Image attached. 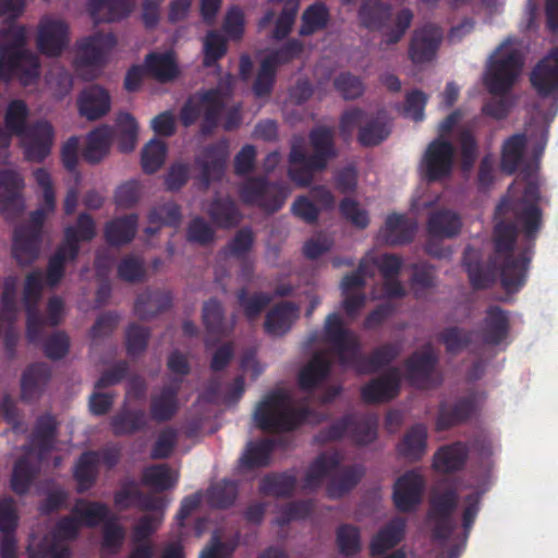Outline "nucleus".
I'll list each match as a JSON object with an SVG mask.
<instances>
[{"instance_id": "nucleus-1", "label": "nucleus", "mask_w": 558, "mask_h": 558, "mask_svg": "<svg viewBox=\"0 0 558 558\" xmlns=\"http://www.w3.org/2000/svg\"><path fill=\"white\" fill-rule=\"evenodd\" d=\"M539 185L529 181L522 197L512 206L517 222L500 220L494 227V255L487 267L471 246L463 252L462 264L473 289L489 288L499 277L508 294L519 292L527 280L535 241L543 226Z\"/></svg>"}, {"instance_id": "nucleus-2", "label": "nucleus", "mask_w": 558, "mask_h": 558, "mask_svg": "<svg viewBox=\"0 0 558 558\" xmlns=\"http://www.w3.org/2000/svg\"><path fill=\"white\" fill-rule=\"evenodd\" d=\"M33 175L43 192V206L33 210L26 221L17 225L12 235V257L22 267L31 266L38 259L47 216L57 207L56 191L49 171L38 168Z\"/></svg>"}, {"instance_id": "nucleus-3", "label": "nucleus", "mask_w": 558, "mask_h": 558, "mask_svg": "<svg viewBox=\"0 0 558 558\" xmlns=\"http://www.w3.org/2000/svg\"><path fill=\"white\" fill-rule=\"evenodd\" d=\"M29 109L24 100H12L4 113V126L11 134L23 141L25 159L43 162L50 154L53 143V128L47 121L28 124Z\"/></svg>"}, {"instance_id": "nucleus-4", "label": "nucleus", "mask_w": 558, "mask_h": 558, "mask_svg": "<svg viewBox=\"0 0 558 558\" xmlns=\"http://www.w3.org/2000/svg\"><path fill=\"white\" fill-rule=\"evenodd\" d=\"M256 426L263 432H292L307 421L319 423L323 418L311 408H294L284 390L267 393L254 411Z\"/></svg>"}, {"instance_id": "nucleus-5", "label": "nucleus", "mask_w": 558, "mask_h": 558, "mask_svg": "<svg viewBox=\"0 0 558 558\" xmlns=\"http://www.w3.org/2000/svg\"><path fill=\"white\" fill-rule=\"evenodd\" d=\"M339 452L322 453L310 464L304 487L311 490L320 487L329 478L326 492L329 498L339 499L350 493L362 480L364 469L361 465H342Z\"/></svg>"}, {"instance_id": "nucleus-6", "label": "nucleus", "mask_w": 558, "mask_h": 558, "mask_svg": "<svg viewBox=\"0 0 558 558\" xmlns=\"http://www.w3.org/2000/svg\"><path fill=\"white\" fill-rule=\"evenodd\" d=\"M26 36V27L23 25L10 26L0 34V77L4 81L21 74L38 75L39 62L25 48Z\"/></svg>"}, {"instance_id": "nucleus-7", "label": "nucleus", "mask_w": 558, "mask_h": 558, "mask_svg": "<svg viewBox=\"0 0 558 558\" xmlns=\"http://www.w3.org/2000/svg\"><path fill=\"white\" fill-rule=\"evenodd\" d=\"M359 128L357 142L363 147H374L386 141L392 130V121L386 110L368 113L360 108L345 110L339 122L341 136L347 140Z\"/></svg>"}, {"instance_id": "nucleus-8", "label": "nucleus", "mask_w": 558, "mask_h": 558, "mask_svg": "<svg viewBox=\"0 0 558 558\" xmlns=\"http://www.w3.org/2000/svg\"><path fill=\"white\" fill-rule=\"evenodd\" d=\"M225 109L226 97L220 88L204 89L187 97L180 110L179 120L184 128H190L203 113L199 130L207 136L218 128Z\"/></svg>"}, {"instance_id": "nucleus-9", "label": "nucleus", "mask_w": 558, "mask_h": 558, "mask_svg": "<svg viewBox=\"0 0 558 558\" xmlns=\"http://www.w3.org/2000/svg\"><path fill=\"white\" fill-rule=\"evenodd\" d=\"M524 64L521 52L514 48H498L484 74V85L490 95L508 94L515 85Z\"/></svg>"}, {"instance_id": "nucleus-10", "label": "nucleus", "mask_w": 558, "mask_h": 558, "mask_svg": "<svg viewBox=\"0 0 558 558\" xmlns=\"http://www.w3.org/2000/svg\"><path fill=\"white\" fill-rule=\"evenodd\" d=\"M239 194L244 204L274 214L282 208L289 191L283 184L269 182L265 177H252L241 185Z\"/></svg>"}, {"instance_id": "nucleus-11", "label": "nucleus", "mask_w": 558, "mask_h": 558, "mask_svg": "<svg viewBox=\"0 0 558 558\" xmlns=\"http://www.w3.org/2000/svg\"><path fill=\"white\" fill-rule=\"evenodd\" d=\"M530 82L541 98L550 99L548 114L554 119L558 113V46L536 63L531 71Z\"/></svg>"}, {"instance_id": "nucleus-12", "label": "nucleus", "mask_w": 558, "mask_h": 558, "mask_svg": "<svg viewBox=\"0 0 558 558\" xmlns=\"http://www.w3.org/2000/svg\"><path fill=\"white\" fill-rule=\"evenodd\" d=\"M439 359L428 344L421 352H414L404 362L407 379L420 390H429L442 384V375L437 371Z\"/></svg>"}, {"instance_id": "nucleus-13", "label": "nucleus", "mask_w": 558, "mask_h": 558, "mask_svg": "<svg viewBox=\"0 0 558 558\" xmlns=\"http://www.w3.org/2000/svg\"><path fill=\"white\" fill-rule=\"evenodd\" d=\"M459 501V494L454 487L442 492H435L429 499L428 518L434 521L433 538L446 542L450 538L456 529L452 519Z\"/></svg>"}, {"instance_id": "nucleus-14", "label": "nucleus", "mask_w": 558, "mask_h": 558, "mask_svg": "<svg viewBox=\"0 0 558 558\" xmlns=\"http://www.w3.org/2000/svg\"><path fill=\"white\" fill-rule=\"evenodd\" d=\"M453 145L441 137L433 140L421 160L420 171L427 182H438L448 178L454 162Z\"/></svg>"}, {"instance_id": "nucleus-15", "label": "nucleus", "mask_w": 558, "mask_h": 558, "mask_svg": "<svg viewBox=\"0 0 558 558\" xmlns=\"http://www.w3.org/2000/svg\"><path fill=\"white\" fill-rule=\"evenodd\" d=\"M43 293V272L31 271L24 282L23 303L26 311V336L29 342L37 343L43 339L44 317L38 310Z\"/></svg>"}, {"instance_id": "nucleus-16", "label": "nucleus", "mask_w": 558, "mask_h": 558, "mask_svg": "<svg viewBox=\"0 0 558 558\" xmlns=\"http://www.w3.org/2000/svg\"><path fill=\"white\" fill-rule=\"evenodd\" d=\"M324 340L330 344L338 356L339 364L347 367L351 355L356 353L359 338L348 329L338 313L329 314L324 324Z\"/></svg>"}, {"instance_id": "nucleus-17", "label": "nucleus", "mask_w": 558, "mask_h": 558, "mask_svg": "<svg viewBox=\"0 0 558 558\" xmlns=\"http://www.w3.org/2000/svg\"><path fill=\"white\" fill-rule=\"evenodd\" d=\"M425 487L423 476L414 471H407L393 485L392 499L400 512H412L421 504Z\"/></svg>"}, {"instance_id": "nucleus-18", "label": "nucleus", "mask_w": 558, "mask_h": 558, "mask_svg": "<svg viewBox=\"0 0 558 558\" xmlns=\"http://www.w3.org/2000/svg\"><path fill=\"white\" fill-rule=\"evenodd\" d=\"M401 352L399 343H384L375 348L371 354L365 355L361 353V343L357 345L356 353L351 355L347 365L361 375H368L378 372L381 367L389 365L393 362Z\"/></svg>"}, {"instance_id": "nucleus-19", "label": "nucleus", "mask_w": 558, "mask_h": 558, "mask_svg": "<svg viewBox=\"0 0 558 558\" xmlns=\"http://www.w3.org/2000/svg\"><path fill=\"white\" fill-rule=\"evenodd\" d=\"M444 32L434 24H425L414 31L409 56L413 63L422 64L434 59L442 41Z\"/></svg>"}, {"instance_id": "nucleus-20", "label": "nucleus", "mask_w": 558, "mask_h": 558, "mask_svg": "<svg viewBox=\"0 0 558 558\" xmlns=\"http://www.w3.org/2000/svg\"><path fill=\"white\" fill-rule=\"evenodd\" d=\"M69 45V27L65 22L43 19L38 26L37 48L47 57H58Z\"/></svg>"}, {"instance_id": "nucleus-21", "label": "nucleus", "mask_w": 558, "mask_h": 558, "mask_svg": "<svg viewBox=\"0 0 558 558\" xmlns=\"http://www.w3.org/2000/svg\"><path fill=\"white\" fill-rule=\"evenodd\" d=\"M228 159V148L222 143L206 146L195 158L196 166L201 169V182L207 189L213 181H219L225 174Z\"/></svg>"}, {"instance_id": "nucleus-22", "label": "nucleus", "mask_w": 558, "mask_h": 558, "mask_svg": "<svg viewBox=\"0 0 558 558\" xmlns=\"http://www.w3.org/2000/svg\"><path fill=\"white\" fill-rule=\"evenodd\" d=\"M400 385L399 369L393 367L362 387V400L368 404L389 402L399 395Z\"/></svg>"}, {"instance_id": "nucleus-23", "label": "nucleus", "mask_w": 558, "mask_h": 558, "mask_svg": "<svg viewBox=\"0 0 558 558\" xmlns=\"http://www.w3.org/2000/svg\"><path fill=\"white\" fill-rule=\"evenodd\" d=\"M23 177L13 169L0 170V206L2 211L19 216L24 210Z\"/></svg>"}, {"instance_id": "nucleus-24", "label": "nucleus", "mask_w": 558, "mask_h": 558, "mask_svg": "<svg viewBox=\"0 0 558 558\" xmlns=\"http://www.w3.org/2000/svg\"><path fill=\"white\" fill-rule=\"evenodd\" d=\"M476 410L474 393L459 398L453 404L441 401L438 405L436 429L447 430L453 426L468 422Z\"/></svg>"}, {"instance_id": "nucleus-25", "label": "nucleus", "mask_w": 558, "mask_h": 558, "mask_svg": "<svg viewBox=\"0 0 558 558\" xmlns=\"http://www.w3.org/2000/svg\"><path fill=\"white\" fill-rule=\"evenodd\" d=\"M116 38L112 34H95L85 38L78 46V52L74 60L75 71L82 74L87 66H100L105 60V49L112 48Z\"/></svg>"}, {"instance_id": "nucleus-26", "label": "nucleus", "mask_w": 558, "mask_h": 558, "mask_svg": "<svg viewBox=\"0 0 558 558\" xmlns=\"http://www.w3.org/2000/svg\"><path fill=\"white\" fill-rule=\"evenodd\" d=\"M312 154L307 155L313 167L327 169L328 163L338 156L335 132L329 126H316L308 133Z\"/></svg>"}, {"instance_id": "nucleus-27", "label": "nucleus", "mask_w": 558, "mask_h": 558, "mask_svg": "<svg viewBox=\"0 0 558 558\" xmlns=\"http://www.w3.org/2000/svg\"><path fill=\"white\" fill-rule=\"evenodd\" d=\"M182 378H173L170 384L165 385L158 393L150 396L149 415L157 423L169 422L179 410L178 395L181 388Z\"/></svg>"}, {"instance_id": "nucleus-28", "label": "nucleus", "mask_w": 558, "mask_h": 558, "mask_svg": "<svg viewBox=\"0 0 558 558\" xmlns=\"http://www.w3.org/2000/svg\"><path fill=\"white\" fill-rule=\"evenodd\" d=\"M77 107L82 117L95 121L109 112L111 98L104 87L90 85L81 92L77 98Z\"/></svg>"}, {"instance_id": "nucleus-29", "label": "nucleus", "mask_w": 558, "mask_h": 558, "mask_svg": "<svg viewBox=\"0 0 558 558\" xmlns=\"http://www.w3.org/2000/svg\"><path fill=\"white\" fill-rule=\"evenodd\" d=\"M469 446L463 441L444 445L434 453L433 468L444 474L461 471L469 459Z\"/></svg>"}, {"instance_id": "nucleus-30", "label": "nucleus", "mask_w": 558, "mask_h": 558, "mask_svg": "<svg viewBox=\"0 0 558 558\" xmlns=\"http://www.w3.org/2000/svg\"><path fill=\"white\" fill-rule=\"evenodd\" d=\"M51 377V369L48 364L37 362L28 365L21 377V399L25 402L37 400Z\"/></svg>"}, {"instance_id": "nucleus-31", "label": "nucleus", "mask_w": 558, "mask_h": 558, "mask_svg": "<svg viewBox=\"0 0 558 558\" xmlns=\"http://www.w3.org/2000/svg\"><path fill=\"white\" fill-rule=\"evenodd\" d=\"M51 377V369L48 364L37 362L28 365L21 377V399L25 402L37 400Z\"/></svg>"}, {"instance_id": "nucleus-32", "label": "nucleus", "mask_w": 558, "mask_h": 558, "mask_svg": "<svg viewBox=\"0 0 558 558\" xmlns=\"http://www.w3.org/2000/svg\"><path fill=\"white\" fill-rule=\"evenodd\" d=\"M288 160L290 163L288 175L299 187L310 186L314 180L315 173L325 170L312 166L302 142H294L291 145Z\"/></svg>"}, {"instance_id": "nucleus-33", "label": "nucleus", "mask_w": 558, "mask_h": 558, "mask_svg": "<svg viewBox=\"0 0 558 558\" xmlns=\"http://www.w3.org/2000/svg\"><path fill=\"white\" fill-rule=\"evenodd\" d=\"M331 362L323 352H316L312 359L300 369L298 385L304 392H312L329 376Z\"/></svg>"}, {"instance_id": "nucleus-34", "label": "nucleus", "mask_w": 558, "mask_h": 558, "mask_svg": "<svg viewBox=\"0 0 558 558\" xmlns=\"http://www.w3.org/2000/svg\"><path fill=\"white\" fill-rule=\"evenodd\" d=\"M509 331L510 319L508 311L498 305L488 306L482 328L484 343L499 345L508 337Z\"/></svg>"}, {"instance_id": "nucleus-35", "label": "nucleus", "mask_w": 558, "mask_h": 558, "mask_svg": "<svg viewBox=\"0 0 558 558\" xmlns=\"http://www.w3.org/2000/svg\"><path fill=\"white\" fill-rule=\"evenodd\" d=\"M134 0H90L88 12L96 24L120 22L130 16Z\"/></svg>"}, {"instance_id": "nucleus-36", "label": "nucleus", "mask_w": 558, "mask_h": 558, "mask_svg": "<svg viewBox=\"0 0 558 558\" xmlns=\"http://www.w3.org/2000/svg\"><path fill=\"white\" fill-rule=\"evenodd\" d=\"M299 318V306L290 301L276 304L267 314L264 322L265 332L281 337L286 335Z\"/></svg>"}, {"instance_id": "nucleus-37", "label": "nucleus", "mask_w": 558, "mask_h": 558, "mask_svg": "<svg viewBox=\"0 0 558 558\" xmlns=\"http://www.w3.org/2000/svg\"><path fill=\"white\" fill-rule=\"evenodd\" d=\"M110 427L114 436H131L148 427V417L142 409H131L123 404L121 409L112 415Z\"/></svg>"}, {"instance_id": "nucleus-38", "label": "nucleus", "mask_w": 558, "mask_h": 558, "mask_svg": "<svg viewBox=\"0 0 558 558\" xmlns=\"http://www.w3.org/2000/svg\"><path fill=\"white\" fill-rule=\"evenodd\" d=\"M407 522L403 518L397 517L383 526L371 539L369 554L372 557L384 555L395 548L404 537Z\"/></svg>"}, {"instance_id": "nucleus-39", "label": "nucleus", "mask_w": 558, "mask_h": 558, "mask_svg": "<svg viewBox=\"0 0 558 558\" xmlns=\"http://www.w3.org/2000/svg\"><path fill=\"white\" fill-rule=\"evenodd\" d=\"M57 429L58 422L51 413L38 416L31 435V445L24 447L25 451L31 454L34 449H38L40 456L49 452L53 447Z\"/></svg>"}, {"instance_id": "nucleus-40", "label": "nucleus", "mask_w": 558, "mask_h": 558, "mask_svg": "<svg viewBox=\"0 0 558 558\" xmlns=\"http://www.w3.org/2000/svg\"><path fill=\"white\" fill-rule=\"evenodd\" d=\"M96 235V223L89 214L82 213L77 216L74 226H68L64 229L62 244L68 246L72 258H77L80 254V242H89Z\"/></svg>"}, {"instance_id": "nucleus-41", "label": "nucleus", "mask_w": 558, "mask_h": 558, "mask_svg": "<svg viewBox=\"0 0 558 558\" xmlns=\"http://www.w3.org/2000/svg\"><path fill=\"white\" fill-rule=\"evenodd\" d=\"M415 232V222L399 214L389 215L380 230L381 238L389 245L410 243L414 239Z\"/></svg>"}, {"instance_id": "nucleus-42", "label": "nucleus", "mask_w": 558, "mask_h": 558, "mask_svg": "<svg viewBox=\"0 0 558 558\" xmlns=\"http://www.w3.org/2000/svg\"><path fill=\"white\" fill-rule=\"evenodd\" d=\"M427 428L424 424H414L411 426L397 446L400 457L410 462L422 460L427 448Z\"/></svg>"}, {"instance_id": "nucleus-43", "label": "nucleus", "mask_w": 558, "mask_h": 558, "mask_svg": "<svg viewBox=\"0 0 558 558\" xmlns=\"http://www.w3.org/2000/svg\"><path fill=\"white\" fill-rule=\"evenodd\" d=\"M527 146L525 133H515L507 137L500 151V169L506 174H513L523 163Z\"/></svg>"}, {"instance_id": "nucleus-44", "label": "nucleus", "mask_w": 558, "mask_h": 558, "mask_svg": "<svg viewBox=\"0 0 558 558\" xmlns=\"http://www.w3.org/2000/svg\"><path fill=\"white\" fill-rule=\"evenodd\" d=\"M99 453L95 450L83 452L75 462L73 477L77 483L76 492L83 494L97 482L99 474Z\"/></svg>"}, {"instance_id": "nucleus-45", "label": "nucleus", "mask_w": 558, "mask_h": 558, "mask_svg": "<svg viewBox=\"0 0 558 558\" xmlns=\"http://www.w3.org/2000/svg\"><path fill=\"white\" fill-rule=\"evenodd\" d=\"M138 217L130 214L118 217L105 226V240L111 246H121L130 243L137 231Z\"/></svg>"}, {"instance_id": "nucleus-46", "label": "nucleus", "mask_w": 558, "mask_h": 558, "mask_svg": "<svg viewBox=\"0 0 558 558\" xmlns=\"http://www.w3.org/2000/svg\"><path fill=\"white\" fill-rule=\"evenodd\" d=\"M171 303L172 298L170 293L159 290H147L136 298L134 312L140 319L146 320L169 310Z\"/></svg>"}, {"instance_id": "nucleus-47", "label": "nucleus", "mask_w": 558, "mask_h": 558, "mask_svg": "<svg viewBox=\"0 0 558 558\" xmlns=\"http://www.w3.org/2000/svg\"><path fill=\"white\" fill-rule=\"evenodd\" d=\"M391 14V4L383 0H364L359 9L361 24L371 31H379L386 27Z\"/></svg>"}, {"instance_id": "nucleus-48", "label": "nucleus", "mask_w": 558, "mask_h": 558, "mask_svg": "<svg viewBox=\"0 0 558 558\" xmlns=\"http://www.w3.org/2000/svg\"><path fill=\"white\" fill-rule=\"evenodd\" d=\"M112 138V129L109 125H101L90 131L83 149V158L90 165L100 162L109 153Z\"/></svg>"}, {"instance_id": "nucleus-49", "label": "nucleus", "mask_w": 558, "mask_h": 558, "mask_svg": "<svg viewBox=\"0 0 558 558\" xmlns=\"http://www.w3.org/2000/svg\"><path fill=\"white\" fill-rule=\"evenodd\" d=\"M210 220L219 228L229 229L238 226L242 215L230 197H215L208 208Z\"/></svg>"}, {"instance_id": "nucleus-50", "label": "nucleus", "mask_w": 558, "mask_h": 558, "mask_svg": "<svg viewBox=\"0 0 558 558\" xmlns=\"http://www.w3.org/2000/svg\"><path fill=\"white\" fill-rule=\"evenodd\" d=\"M330 22V10L322 1L310 4L301 15V25L299 35L303 37L312 36L317 32L324 31Z\"/></svg>"}, {"instance_id": "nucleus-51", "label": "nucleus", "mask_w": 558, "mask_h": 558, "mask_svg": "<svg viewBox=\"0 0 558 558\" xmlns=\"http://www.w3.org/2000/svg\"><path fill=\"white\" fill-rule=\"evenodd\" d=\"M460 216L450 209H440L429 215L427 230L430 235L438 238H453L461 230Z\"/></svg>"}, {"instance_id": "nucleus-52", "label": "nucleus", "mask_w": 558, "mask_h": 558, "mask_svg": "<svg viewBox=\"0 0 558 558\" xmlns=\"http://www.w3.org/2000/svg\"><path fill=\"white\" fill-rule=\"evenodd\" d=\"M147 75L160 83L173 81L179 75L178 64L171 53L150 52L145 58Z\"/></svg>"}, {"instance_id": "nucleus-53", "label": "nucleus", "mask_w": 558, "mask_h": 558, "mask_svg": "<svg viewBox=\"0 0 558 558\" xmlns=\"http://www.w3.org/2000/svg\"><path fill=\"white\" fill-rule=\"evenodd\" d=\"M296 487V477L291 472L271 473L265 475L259 484V490L266 496L289 498Z\"/></svg>"}, {"instance_id": "nucleus-54", "label": "nucleus", "mask_w": 558, "mask_h": 558, "mask_svg": "<svg viewBox=\"0 0 558 558\" xmlns=\"http://www.w3.org/2000/svg\"><path fill=\"white\" fill-rule=\"evenodd\" d=\"M72 513L77 517L81 525L95 527L108 518L109 507L100 501L78 498L72 508Z\"/></svg>"}, {"instance_id": "nucleus-55", "label": "nucleus", "mask_w": 558, "mask_h": 558, "mask_svg": "<svg viewBox=\"0 0 558 558\" xmlns=\"http://www.w3.org/2000/svg\"><path fill=\"white\" fill-rule=\"evenodd\" d=\"M141 482L156 492H165L175 486L178 477L173 476L168 464L160 463L144 468Z\"/></svg>"}, {"instance_id": "nucleus-56", "label": "nucleus", "mask_w": 558, "mask_h": 558, "mask_svg": "<svg viewBox=\"0 0 558 558\" xmlns=\"http://www.w3.org/2000/svg\"><path fill=\"white\" fill-rule=\"evenodd\" d=\"M202 319L208 335L216 338H221L227 335L228 329L225 320V312L219 300L211 298L204 303Z\"/></svg>"}, {"instance_id": "nucleus-57", "label": "nucleus", "mask_w": 558, "mask_h": 558, "mask_svg": "<svg viewBox=\"0 0 558 558\" xmlns=\"http://www.w3.org/2000/svg\"><path fill=\"white\" fill-rule=\"evenodd\" d=\"M238 495V483L223 478L208 488L207 501L211 508L228 509L235 502Z\"/></svg>"}, {"instance_id": "nucleus-58", "label": "nucleus", "mask_w": 558, "mask_h": 558, "mask_svg": "<svg viewBox=\"0 0 558 558\" xmlns=\"http://www.w3.org/2000/svg\"><path fill=\"white\" fill-rule=\"evenodd\" d=\"M352 425L350 427V438L359 446L372 444L377 438L378 420L376 415L352 414Z\"/></svg>"}, {"instance_id": "nucleus-59", "label": "nucleus", "mask_w": 558, "mask_h": 558, "mask_svg": "<svg viewBox=\"0 0 558 558\" xmlns=\"http://www.w3.org/2000/svg\"><path fill=\"white\" fill-rule=\"evenodd\" d=\"M277 446V440L265 438L255 442H250L241 462L248 469L266 466L269 463L270 456Z\"/></svg>"}, {"instance_id": "nucleus-60", "label": "nucleus", "mask_w": 558, "mask_h": 558, "mask_svg": "<svg viewBox=\"0 0 558 558\" xmlns=\"http://www.w3.org/2000/svg\"><path fill=\"white\" fill-rule=\"evenodd\" d=\"M138 124L129 112H121L117 117V143L119 150L130 153L134 150L137 142Z\"/></svg>"}, {"instance_id": "nucleus-61", "label": "nucleus", "mask_w": 558, "mask_h": 558, "mask_svg": "<svg viewBox=\"0 0 558 558\" xmlns=\"http://www.w3.org/2000/svg\"><path fill=\"white\" fill-rule=\"evenodd\" d=\"M239 305L242 307L247 320H255L272 301V295L266 292L250 294L246 288L236 292Z\"/></svg>"}, {"instance_id": "nucleus-62", "label": "nucleus", "mask_w": 558, "mask_h": 558, "mask_svg": "<svg viewBox=\"0 0 558 558\" xmlns=\"http://www.w3.org/2000/svg\"><path fill=\"white\" fill-rule=\"evenodd\" d=\"M23 456L19 458L14 464L12 477H11V488L17 495H24L28 492L36 474L37 468L29 461V458Z\"/></svg>"}, {"instance_id": "nucleus-63", "label": "nucleus", "mask_w": 558, "mask_h": 558, "mask_svg": "<svg viewBox=\"0 0 558 558\" xmlns=\"http://www.w3.org/2000/svg\"><path fill=\"white\" fill-rule=\"evenodd\" d=\"M336 544L342 556L357 555L362 549L360 529L349 523L340 524L336 530Z\"/></svg>"}, {"instance_id": "nucleus-64", "label": "nucleus", "mask_w": 558, "mask_h": 558, "mask_svg": "<svg viewBox=\"0 0 558 558\" xmlns=\"http://www.w3.org/2000/svg\"><path fill=\"white\" fill-rule=\"evenodd\" d=\"M149 225H161L177 228L182 220V209L175 202H166L154 206L148 213Z\"/></svg>"}]
</instances>
